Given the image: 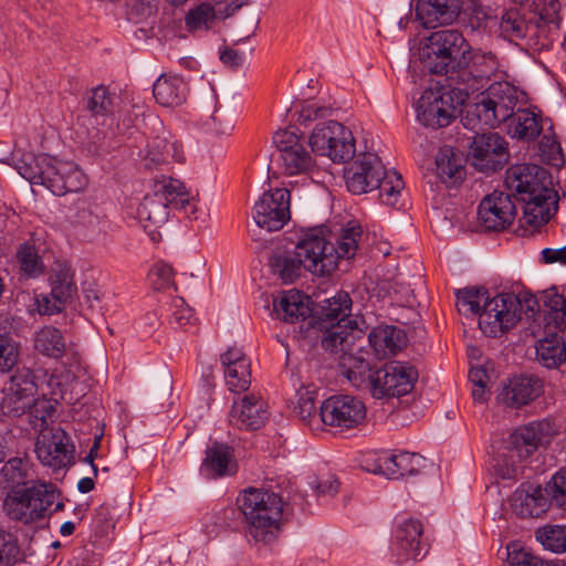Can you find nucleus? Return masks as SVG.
I'll use <instances>...</instances> for the list:
<instances>
[{
    "label": "nucleus",
    "instance_id": "nucleus-20",
    "mask_svg": "<svg viewBox=\"0 0 566 566\" xmlns=\"http://www.w3.org/2000/svg\"><path fill=\"white\" fill-rule=\"evenodd\" d=\"M516 208L511 196L494 191L486 196L479 206V219L489 231L505 230L515 218Z\"/></svg>",
    "mask_w": 566,
    "mask_h": 566
},
{
    "label": "nucleus",
    "instance_id": "nucleus-57",
    "mask_svg": "<svg viewBox=\"0 0 566 566\" xmlns=\"http://www.w3.org/2000/svg\"><path fill=\"white\" fill-rule=\"evenodd\" d=\"M509 566H548L541 557L512 542L506 546Z\"/></svg>",
    "mask_w": 566,
    "mask_h": 566
},
{
    "label": "nucleus",
    "instance_id": "nucleus-38",
    "mask_svg": "<svg viewBox=\"0 0 566 566\" xmlns=\"http://www.w3.org/2000/svg\"><path fill=\"white\" fill-rule=\"evenodd\" d=\"M32 469L28 461L21 458H12L0 470V483L4 488L22 489L33 483Z\"/></svg>",
    "mask_w": 566,
    "mask_h": 566
},
{
    "label": "nucleus",
    "instance_id": "nucleus-12",
    "mask_svg": "<svg viewBox=\"0 0 566 566\" xmlns=\"http://www.w3.org/2000/svg\"><path fill=\"white\" fill-rule=\"evenodd\" d=\"M417 379L418 371L413 366L394 361L375 370L370 394L377 399L405 396L412 390Z\"/></svg>",
    "mask_w": 566,
    "mask_h": 566
},
{
    "label": "nucleus",
    "instance_id": "nucleus-23",
    "mask_svg": "<svg viewBox=\"0 0 566 566\" xmlns=\"http://www.w3.org/2000/svg\"><path fill=\"white\" fill-rule=\"evenodd\" d=\"M268 419V405L255 395H247L240 401H234L229 415V422L244 430H258Z\"/></svg>",
    "mask_w": 566,
    "mask_h": 566
},
{
    "label": "nucleus",
    "instance_id": "nucleus-40",
    "mask_svg": "<svg viewBox=\"0 0 566 566\" xmlns=\"http://www.w3.org/2000/svg\"><path fill=\"white\" fill-rule=\"evenodd\" d=\"M34 348L42 355L60 358L64 354L66 346L59 328L44 326L34 335Z\"/></svg>",
    "mask_w": 566,
    "mask_h": 566
},
{
    "label": "nucleus",
    "instance_id": "nucleus-28",
    "mask_svg": "<svg viewBox=\"0 0 566 566\" xmlns=\"http://www.w3.org/2000/svg\"><path fill=\"white\" fill-rule=\"evenodd\" d=\"M53 174L50 176L48 189L56 195L77 192L86 188L88 180L83 170L72 161L54 158Z\"/></svg>",
    "mask_w": 566,
    "mask_h": 566
},
{
    "label": "nucleus",
    "instance_id": "nucleus-36",
    "mask_svg": "<svg viewBox=\"0 0 566 566\" xmlns=\"http://www.w3.org/2000/svg\"><path fill=\"white\" fill-rule=\"evenodd\" d=\"M542 381L536 377H514L504 388V400L512 407L527 405L542 394Z\"/></svg>",
    "mask_w": 566,
    "mask_h": 566
},
{
    "label": "nucleus",
    "instance_id": "nucleus-11",
    "mask_svg": "<svg viewBox=\"0 0 566 566\" xmlns=\"http://www.w3.org/2000/svg\"><path fill=\"white\" fill-rule=\"evenodd\" d=\"M308 143L314 153L327 156L335 163L350 159L355 154L352 132L335 120L318 124Z\"/></svg>",
    "mask_w": 566,
    "mask_h": 566
},
{
    "label": "nucleus",
    "instance_id": "nucleus-1",
    "mask_svg": "<svg viewBox=\"0 0 566 566\" xmlns=\"http://www.w3.org/2000/svg\"><path fill=\"white\" fill-rule=\"evenodd\" d=\"M360 237L359 226H348L336 239V247L327 227L308 228L296 243V255L302 259L304 270L316 276H326L336 270L340 259L356 254Z\"/></svg>",
    "mask_w": 566,
    "mask_h": 566
},
{
    "label": "nucleus",
    "instance_id": "nucleus-14",
    "mask_svg": "<svg viewBox=\"0 0 566 566\" xmlns=\"http://www.w3.org/2000/svg\"><path fill=\"white\" fill-rule=\"evenodd\" d=\"M35 390L32 371L28 368L17 369L3 388L0 403L2 413L10 417L24 415L34 403Z\"/></svg>",
    "mask_w": 566,
    "mask_h": 566
},
{
    "label": "nucleus",
    "instance_id": "nucleus-5",
    "mask_svg": "<svg viewBox=\"0 0 566 566\" xmlns=\"http://www.w3.org/2000/svg\"><path fill=\"white\" fill-rule=\"evenodd\" d=\"M352 298L346 292H338L325 300L322 307L323 322L327 331L322 339L326 350H337V347L348 348L357 340L363 339V318H350Z\"/></svg>",
    "mask_w": 566,
    "mask_h": 566
},
{
    "label": "nucleus",
    "instance_id": "nucleus-45",
    "mask_svg": "<svg viewBox=\"0 0 566 566\" xmlns=\"http://www.w3.org/2000/svg\"><path fill=\"white\" fill-rule=\"evenodd\" d=\"M555 30L553 24L539 21V18L535 17L530 20L527 33L524 38V44L533 51L549 50L553 45L552 31Z\"/></svg>",
    "mask_w": 566,
    "mask_h": 566
},
{
    "label": "nucleus",
    "instance_id": "nucleus-21",
    "mask_svg": "<svg viewBox=\"0 0 566 566\" xmlns=\"http://www.w3.org/2000/svg\"><path fill=\"white\" fill-rule=\"evenodd\" d=\"M144 165L148 169L169 164L185 161V154L180 142L160 125L158 133L153 136L142 153Z\"/></svg>",
    "mask_w": 566,
    "mask_h": 566
},
{
    "label": "nucleus",
    "instance_id": "nucleus-62",
    "mask_svg": "<svg viewBox=\"0 0 566 566\" xmlns=\"http://www.w3.org/2000/svg\"><path fill=\"white\" fill-rule=\"evenodd\" d=\"M549 501L566 509V470H559L545 485Z\"/></svg>",
    "mask_w": 566,
    "mask_h": 566
},
{
    "label": "nucleus",
    "instance_id": "nucleus-51",
    "mask_svg": "<svg viewBox=\"0 0 566 566\" xmlns=\"http://www.w3.org/2000/svg\"><path fill=\"white\" fill-rule=\"evenodd\" d=\"M216 18L214 8L210 3L203 2L187 12L185 25L190 32L208 30L211 28Z\"/></svg>",
    "mask_w": 566,
    "mask_h": 566
},
{
    "label": "nucleus",
    "instance_id": "nucleus-48",
    "mask_svg": "<svg viewBox=\"0 0 566 566\" xmlns=\"http://www.w3.org/2000/svg\"><path fill=\"white\" fill-rule=\"evenodd\" d=\"M20 271L30 279H35L44 272V264L35 247L29 242L21 244L17 251Z\"/></svg>",
    "mask_w": 566,
    "mask_h": 566
},
{
    "label": "nucleus",
    "instance_id": "nucleus-52",
    "mask_svg": "<svg viewBox=\"0 0 566 566\" xmlns=\"http://www.w3.org/2000/svg\"><path fill=\"white\" fill-rule=\"evenodd\" d=\"M536 539L548 551L566 552V526L545 525L536 531Z\"/></svg>",
    "mask_w": 566,
    "mask_h": 566
},
{
    "label": "nucleus",
    "instance_id": "nucleus-63",
    "mask_svg": "<svg viewBox=\"0 0 566 566\" xmlns=\"http://www.w3.org/2000/svg\"><path fill=\"white\" fill-rule=\"evenodd\" d=\"M19 346L9 335H0V373L10 371L18 363Z\"/></svg>",
    "mask_w": 566,
    "mask_h": 566
},
{
    "label": "nucleus",
    "instance_id": "nucleus-61",
    "mask_svg": "<svg viewBox=\"0 0 566 566\" xmlns=\"http://www.w3.org/2000/svg\"><path fill=\"white\" fill-rule=\"evenodd\" d=\"M295 113L297 114V120L302 124L315 120L317 118H324L331 115L332 108L325 105H318L314 101H303L294 104Z\"/></svg>",
    "mask_w": 566,
    "mask_h": 566
},
{
    "label": "nucleus",
    "instance_id": "nucleus-29",
    "mask_svg": "<svg viewBox=\"0 0 566 566\" xmlns=\"http://www.w3.org/2000/svg\"><path fill=\"white\" fill-rule=\"evenodd\" d=\"M200 470L205 476L210 479L233 474L235 464L230 447L217 441L209 444Z\"/></svg>",
    "mask_w": 566,
    "mask_h": 566
},
{
    "label": "nucleus",
    "instance_id": "nucleus-35",
    "mask_svg": "<svg viewBox=\"0 0 566 566\" xmlns=\"http://www.w3.org/2000/svg\"><path fill=\"white\" fill-rule=\"evenodd\" d=\"M273 313L276 318L286 323H295L304 319L310 314V308L304 296L295 290L281 292L273 300Z\"/></svg>",
    "mask_w": 566,
    "mask_h": 566
},
{
    "label": "nucleus",
    "instance_id": "nucleus-13",
    "mask_svg": "<svg viewBox=\"0 0 566 566\" xmlns=\"http://www.w3.org/2000/svg\"><path fill=\"white\" fill-rule=\"evenodd\" d=\"M290 201L286 188L265 191L253 207V220L269 232L282 229L291 218Z\"/></svg>",
    "mask_w": 566,
    "mask_h": 566
},
{
    "label": "nucleus",
    "instance_id": "nucleus-4",
    "mask_svg": "<svg viewBox=\"0 0 566 566\" xmlns=\"http://www.w3.org/2000/svg\"><path fill=\"white\" fill-rule=\"evenodd\" d=\"M465 45L468 48L461 52L455 66H452L448 82L465 92L468 97L485 87L492 78L502 80L505 70L503 61L494 52Z\"/></svg>",
    "mask_w": 566,
    "mask_h": 566
},
{
    "label": "nucleus",
    "instance_id": "nucleus-59",
    "mask_svg": "<svg viewBox=\"0 0 566 566\" xmlns=\"http://www.w3.org/2000/svg\"><path fill=\"white\" fill-rule=\"evenodd\" d=\"M20 546L14 534L0 531V566H14L20 560Z\"/></svg>",
    "mask_w": 566,
    "mask_h": 566
},
{
    "label": "nucleus",
    "instance_id": "nucleus-15",
    "mask_svg": "<svg viewBox=\"0 0 566 566\" xmlns=\"http://www.w3.org/2000/svg\"><path fill=\"white\" fill-rule=\"evenodd\" d=\"M366 417L361 400L349 395L332 396L319 408L322 422L339 429H352L360 424Z\"/></svg>",
    "mask_w": 566,
    "mask_h": 566
},
{
    "label": "nucleus",
    "instance_id": "nucleus-2",
    "mask_svg": "<svg viewBox=\"0 0 566 566\" xmlns=\"http://www.w3.org/2000/svg\"><path fill=\"white\" fill-rule=\"evenodd\" d=\"M247 532L255 543L271 544L280 532L282 497L263 489H249L239 497Z\"/></svg>",
    "mask_w": 566,
    "mask_h": 566
},
{
    "label": "nucleus",
    "instance_id": "nucleus-34",
    "mask_svg": "<svg viewBox=\"0 0 566 566\" xmlns=\"http://www.w3.org/2000/svg\"><path fill=\"white\" fill-rule=\"evenodd\" d=\"M153 94L158 104L164 107H177L187 97L188 86L182 77L175 74L160 75L153 86Z\"/></svg>",
    "mask_w": 566,
    "mask_h": 566
},
{
    "label": "nucleus",
    "instance_id": "nucleus-32",
    "mask_svg": "<svg viewBox=\"0 0 566 566\" xmlns=\"http://www.w3.org/2000/svg\"><path fill=\"white\" fill-rule=\"evenodd\" d=\"M368 342L376 357L382 359L396 355L406 343V335L396 326H377L369 332Z\"/></svg>",
    "mask_w": 566,
    "mask_h": 566
},
{
    "label": "nucleus",
    "instance_id": "nucleus-43",
    "mask_svg": "<svg viewBox=\"0 0 566 566\" xmlns=\"http://www.w3.org/2000/svg\"><path fill=\"white\" fill-rule=\"evenodd\" d=\"M49 386L52 388V395L59 396L60 399L71 402L78 396L77 381L72 370L62 368L55 369L49 379Z\"/></svg>",
    "mask_w": 566,
    "mask_h": 566
},
{
    "label": "nucleus",
    "instance_id": "nucleus-37",
    "mask_svg": "<svg viewBox=\"0 0 566 566\" xmlns=\"http://www.w3.org/2000/svg\"><path fill=\"white\" fill-rule=\"evenodd\" d=\"M507 133L522 140H533L542 132L541 118L528 109H518L507 119Z\"/></svg>",
    "mask_w": 566,
    "mask_h": 566
},
{
    "label": "nucleus",
    "instance_id": "nucleus-16",
    "mask_svg": "<svg viewBox=\"0 0 566 566\" xmlns=\"http://www.w3.org/2000/svg\"><path fill=\"white\" fill-rule=\"evenodd\" d=\"M470 156L478 170L495 171L509 160L507 143L497 133L475 134L470 145Z\"/></svg>",
    "mask_w": 566,
    "mask_h": 566
},
{
    "label": "nucleus",
    "instance_id": "nucleus-8",
    "mask_svg": "<svg viewBox=\"0 0 566 566\" xmlns=\"http://www.w3.org/2000/svg\"><path fill=\"white\" fill-rule=\"evenodd\" d=\"M523 98L524 93L516 86L497 80L480 94L474 104L473 115L482 125L494 127L506 122Z\"/></svg>",
    "mask_w": 566,
    "mask_h": 566
},
{
    "label": "nucleus",
    "instance_id": "nucleus-47",
    "mask_svg": "<svg viewBox=\"0 0 566 566\" xmlns=\"http://www.w3.org/2000/svg\"><path fill=\"white\" fill-rule=\"evenodd\" d=\"M543 305L547 325L562 329L566 325V298L552 289L545 292Z\"/></svg>",
    "mask_w": 566,
    "mask_h": 566
},
{
    "label": "nucleus",
    "instance_id": "nucleus-56",
    "mask_svg": "<svg viewBox=\"0 0 566 566\" xmlns=\"http://www.w3.org/2000/svg\"><path fill=\"white\" fill-rule=\"evenodd\" d=\"M52 296L61 304L76 293V285L73 281V274L70 269H61L52 281Z\"/></svg>",
    "mask_w": 566,
    "mask_h": 566
},
{
    "label": "nucleus",
    "instance_id": "nucleus-55",
    "mask_svg": "<svg viewBox=\"0 0 566 566\" xmlns=\"http://www.w3.org/2000/svg\"><path fill=\"white\" fill-rule=\"evenodd\" d=\"M316 389L313 385L302 386L296 391V403L294 406V412L303 421L311 422L316 417Z\"/></svg>",
    "mask_w": 566,
    "mask_h": 566
},
{
    "label": "nucleus",
    "instance_id": "nucleus-42",
    "mask_svg": "<svg viewBox=\"0 0 566 566\" xmlns=\"http://www.w3.org/2000/svg\"><path fill=\"white\" fill-rule=\"evenodd\" d=\"M437 174L442 182L454 186L463 179V166L450 148L439 151L436 159Z\"/></svg>",
    "mask_w": 566,
    "mask_h": 566
},
{
    "label": "nucleus",
    "instance_id": "nucleus-22",
    "mask_svg": "<svg viewBox=\"0 0 566 566\" xmlns=\"http://www.w3.org/2000/svg\"><path fill=\"white\" fill-rule=\"evenodd\" d=\"M539 175H544V171L536 165H514L507 169L504 184L507 190L518 196L520 199L543 193V191L549 195V188L543 182Z\"/></svg>",
    "mask_w": 566,
    "mask_h": 566
},
{
    "label": "nucleus",
    "instance_id": "nucleus-53",
    "mask_svg": "<svg viewBox=\"0 0 566 566\" xmlns=\"http://www.w3.org/2000/svg\"><path fill=\"white\" fill-rule=\"evenodd\" d=\"M530 20L526 21L517 11H507L500 21L501 34L510 41H524Z\"/></svg>",
    "mask_w": 566,
    "mask_h": 566
},
{
    "label": "nucleus",
    "instance_id": "nucleus-44",
    "mask_svg": "<svg viewBox=\"0 0 566 566\" xmlns=\"http://www.w3.org/2000/svg\"><path fill=\"white\" fill-rule=\"evenodd\" d=\"M405 184L400 174L396 170H386L378 179L375 189L379 190V199L384 205L396 207L398 205Z\"/></svg>",
    "mask_w": 566,
    "mask_h": 566
},
{
    "label": "nucleus",
    "instance_id": "nucleus-33",
    "mask_svg": "<svg viewBox=\"0 0 566 566\" xmlns=\"http://www.w3.org/2000/svg\"><path fill=\"white\" fill-rule=\"evenodd\" d=\"M35 452L38 459L44 465L54 470L65 467L69 451L67 446L64 443V432L39 437L35 443Z\"/></svg>",
    "mask_w": 566,
    "mask_h": 566
},
{
    "label": "nucleus",
    "instance_id": "nucleus-9",
    "mask_svg": "<svg viewBox=\"0 0 566 566\" xmlns=\"http://www.w3.org/2000/svg\"><path fill=\"white\" fill-rule=\"evenodd\" d=\"M465 40L455 30H441L433 32L428 38V43L422 52L424 67L433 74L450 75L454 61L461 54ZM448 82V77H446Z\"/></svg>",
    "mask_w": 566,
    "mask_h": 566
},
{
    "label": "nucleus",
    "instance_id": "nucleus-41",
    "mask_svg": "<svg viewBox=\"0 0 566 566\" xmlns=\"http://www.w3.org/2000/svg\"><path fill=\"white\" fill-rule=\"evenodd\" d=\"M536 356L546 368H556L566 359V346L558 335L553 334L538 340Z\"/></svg>",
    "mask_w": 566,
    "mask_h": 566
},
{
    "label": "nucleus",
    "instance_id": "nucleus-39",
    "mask_svg": "<svg viewBox=\"0 0 566 566\" xmlns=\"http://www.w3.org/2000/svg\"><path fill=\"white\" fill-rule=\"evenodd\" d=\"M169 208L161 195L153 193L144 198L137 213L142 222H148V224H144L145 228H159L168 220Z\"/></svg>",
    "mask_w": 566,
    "mask_h": 566
},
{
    "label": "nucleus",
    "instance_id": "nucleus-54",
    "mask_svg": "<svg viewBox=\"0 0 566 566\" xmlns=\"http://www.w3.org/2000/svg\"><path fill=\"white\" fill-rule=\"evenodd\" d=\"M284 170L289 175H297L305 172L312 167L313 161L311 155L303 145L296 146L290 151L280 155Z\"/></svg>",
    "mask_w": 566,
    "mask_h": 566
},
{
    "label": "nucleus",
    "instance_id": "nucleus-18",
    "mask_svg": "<svg viewBox=\"0 0 566 566\" xmlns=\"http://www.w3.org/2000/svg\"><path fill=\"white\" fill-rule=\"evenodd\" d=\"M391 548L399 562L422 559L429 551V544L423 537L421 522L415 518L401 522L395 531Z\"/></svg>",
    "mask_w": 566,
    "mask_h": 566
},
{
    "label": "nucleus",
    "instance_id": "nucleus-49",
    "mask_svg": "<svg viewBox=\"0 0 566 566\" xmlns=\"http://www.w3.org/2000/svg\"><path fill=\"white\" fill-rule=\"evenodd\" d=\"M489 300V293L485 289H464L457 293L458 310L464 315H480Z\"/></svg>",
    "mask_w": 566,
    "mask_h": 566
},
{
    "label": "nucleus",
    "instance_id": "nucleus-26",
    "mask_svg": "<svg viewBox=\"0 0 566 566\" xmlns=\"http://www.w3.org/2000/svg\"><path fill=\"white\" fill-rule=\"evenodd\" d=\"M460 9V0H417L415 7L416 19L427 29L452 23Z\"/></svg>",
    "mask_w": 566,
    "mask_h": 566
},
{
    "label": "nucleus",
    "instance_id": "nucleus-50",
    "mask_svg": "<svg viewBox=\"0 0 566 566\" xmlns=\"http://www.w3.org/2000/svg\"><path fill=\"white\" fill-rule=\"evenodd\" d=\"M271 266L273 272L279 275L285 283H292L300 276V271L303 268L302 259L294 254H275L271 259Z\"/></svg>",
    "mask_w": 566,
    "mask_h": 566
},
{
    "label": "nucleus",
    "instance_id": "nucleus-7",
    "mask_svg": "<svg viewBox=\"0 0 566 566\" xmlns=\"http://www.w3.org/2000/svg\"><path fill=\"white\" fill-rule=\"evenodd\" d=\"M467 93L447 82L426 90L417 103V118L426 127L441 128L455 118L457 108L467 99Z\"/></svg>",
    "mask_w": 566,
    "mask_h": 566
},
{
    "label": "nucleus",
    "instance_id": "nucleus-19",
    "mask_svg": "<svg viewBox=\"0 0 566 566\" xmlns=\"http://www.w3.org/2000/svg\"><path fill=\"white\" fill-rule=\"evenodd\" d=\"M385 166L375 153H365L346 169L347 189L354 195H361L375 189L384 175Z\"/></svg>",
    "mask_w": 566,
    "mask_h": 566
},
{
    "label": "nucleus",
    "instance_id": "nucleus-46",
    "mask_svg": "<svg viewBox=\"0 0 566 566\" xmlns=\"http://www.w3.org/2000/svg\"><path fill=\"white\" fill-rule=\"evenodd\" d=\"M154 193L161 195L164 201H166L170 208L185 209L186 206L189 205V193L185 185L178 179H163L156 185Z\"/></svg>",
    "mask_w": 566,
    "mask_h": 566
},
{
    "label": "nucleus",
    "instance_id": "nucleus-6",
    "mask_svg": "<svg viewBox=\"0 0 566 566\" xmlns=\"http://www.w3.org/2000/svg\"><path fill=\"white\" fill-rule=\"evenodd\" d=\"M57 495L53 483L36 481L29 486L10 490L2 507L10 520L28 525L43 520Z\"/></svg>",
    "mask_w": 566,
    "mask_h": 566
},
{
    "label": "nucleus",
    "instance_id": "nucleus-60",
    "mask_svg": "<svg viewBox=\"0 0 566 566\" xmlns=\"http://www.w3.org/2000/svg\"><path fill=\"white\" fill-rule=\"evenodd\" d=\"M175 272L166 262L159 261L156 262L148 273V279L150 281L151 286L156 291H165L169 287H174L176 290V284L174 281Z\"/></svg>",
    "mask_w": 566,
    "mask_h": 566
},
{
    "label": "nucleus",
    "instance_id": "nucleus-3",
    "mask_svg": "<svg viewBox=\"0 0 566 566\" xmlns=\"http://www.w3.org/2000/svg\"><path fill=\"white\" fill-rule=\"evenodd\" d=\"M555 433L556 428L548 420L531 422L516 429L494 459L496 474L505 480L515 479L521 472V463L539 446L549 443Z\"/></svg>",
    "mask_w": 566,
    "mask_h": 566
},
{
    "label": "nucleus",
    "instance_id": "nucleus-31",
    "mask_svg": "<svg viewBox=\"0 0 566 566\" xmlns=\"http://www.w3.org/2000/svg\"><path fill=\"white\" fill-rule=\"evenodd\" d=\"M524 202L523 219L532 227L547 223L556 211V193L549 188L548 193H537L521 199Z\"/></svg>",
    "mask_w": 566,
    "mask_h": 566
},
{
    "label": "nucleus",
    "instance_id": "nucleus-17",
    "mask_svg": "<svg viewBox=\"0 0 566 566\" xmlns=\"http://www.w3.org/2000/svg\"><path fill=\"white\" fill-rule=\"evenodd\" d=\"M426 465V459L419 453L399 451L396 453L382 452L366 460L365 469L374 474H381L388 479H400L406 475L419 473Z\"/></svg>",
    "mask_w": 566,
    "mask_h": 566
},
{
    "label": "nucleus",
    "instance_id": "nucleus-10",
    "mask_svg": "<svg viewBox=\"0 0 566 566\" xmlns=\"http://www.w3.org/2000/svg\"><path fill=\"white\" fill-rule=\"evenodd\" d=\"M522 302L513 293H501L485 302L479 316L483 334L497 337L513 328L521 319Z\"/></svg>",
    "mask_w": 566,
    "mask_h": 566
},
{
    "label": "nucleus",
    "instance_id": "nucleus-30",
    "mask_svg": "<svg viewBox=\"0 0 566 566\" xmlns=\"http://www.w3.org/2000/svg\"><path fill=\"white\" fill-rule=\"evenodd\" d=\"M54 157L46 154H25L15 161L19 175L34 185H43L48 188L50 176L53 174Z\"/></svg>",
    "mask_w": 566,
    "mask_h": 566
},
{
    "label": "nucleus",
    "instance_id": "nucleus-64",
    "mask_svg": "<svg viewBox=\"0 0 566 566\" xmlns=\"http://www.w3.org/2000/svg\"><path fill=\"white\" fill-rule=\"evenodd\" d=\"M76 222L86 228L91 235H97L106 231L107 221L91 210L83 209L76 214Z\"/></svg>",
    "mask_w": 566,
    "mask_h": 566
},
{
    "label": "nucleus",
    "instance_id": "nucleus-58",
    "mask_svg": "<svg viewBox=\"0 0 566 566\" xmlns=\"http://www.w3.org/2000/svg\"><path fill=\"white\" fill-rule=\"evenodd\" d=\"M86 107L96 118L108 116L113 109V98L106 87L97 86L92 90Z\"/></svg>",
    "mask_w": 566,
    "mask_h": 566
},
{
    "label": "nucleus",
    "instance_id": "nucleus-25",
    "mask_svg": "<svg viewBox=\"0 0 566 566\" xmlns=\"http://www.w3.org/2000/svg\"><path fill=\"white\" fill-rule=\"evenodd\" d=\"M224 380L232 392H244L251 384V363L241 348L230 347L220 356Z\"/></svg>",
    "mask_w": 566,
    "mask_h": 566
},
{
    "label": "nucleus",
    "instance_id": "nucleus-24",
    "mask_svg": "<svg viewBox=\"0 0 566 566\" xmlns=\"http://www.w3.org/2000/svg\"><path fill=\"white\" fill-rule=\"evenodd\" d=\"M355 344L356 343L348 348L337 347V350L331 352L342 353L339 357V366L342 367L343 374L347 380L358 389L365 388L370 391L375 371L371 370L370 363L364 356L361 347H357V353H354Z\"/></svg>",
    "mask_w": 566,
    "mask_h": 566
},
{
    "label": "nucleus",
    "instance_id": "nucleus-27",
    "mask_svg": "<svg viewBox=\"0 0 566 566\" xmlns=\"http://www.w3.org/2000/svg\"><path fill=\"white\" fill-rule=\"evenodd\" d=\"M549 497L545 488L522 484L512 495L513 511L521 517H539L549 509Z\"/></svg>",
    "mask_w": 566,
    "mask_h": 566
}]
</instances>
